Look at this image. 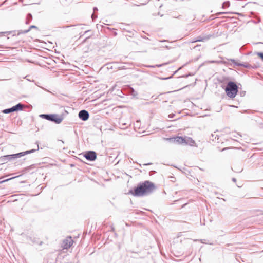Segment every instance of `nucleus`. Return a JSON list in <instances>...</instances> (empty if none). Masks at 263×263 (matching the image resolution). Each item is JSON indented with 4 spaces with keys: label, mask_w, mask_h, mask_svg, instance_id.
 I'll return each mask as SVG.
<instances>
[{
    "label": "nucleus",
    "mask_w": 263,
    "mask_h": 263,
    "mask_svg": "<svg viewBox=\"0 0 263 263\" xmlns=\"http://www.w3.org/2000/svg\"><path fill=\"white\" fill-rule=\"evenodd\" d=\"M230 61L232 62L235 65L239 66H242L246 68H250L251 66L249 64H242L239 63L238 62H236L235 60L234 59H230Z\"/></svg>",
    "instance_id": "1a4fd4ad"
},
{
    "label": "nucleus",
    "mask_w": 263,
    "mask_h": 263,
    "mask_svg": "<svg viewBox=\"0 0 263 263\" xmlns=\"http://www.w3.org/2000/svg\"><path fill=\"white\" fill-rule=\"evenodd\" d=\"M225 91L229 97L233 98L238 92V87L234 82H229L225 88Z\"/></svg>",
    "instance_id": "f03ea898"
},
{
    "label": "nucleus",
    "mask_w": 263,
    "mask_h": 263,
    "mask_svg": "<svg viewBox=\"0 0 263 263\" xmlns=\"http://www.w3.org/2000/svg\"><path fill=\"white\" fill-rule=\"evenodd\" d=\"M200 241H201V242L202 243H205V242H204L205 240H201Z\"/></svg>",
    "instance_id": "b1692460"
},
{
    "label": "nucleus",
    "mask_w": 263,
    "mask_h": 263,
    "mask_svg": "<svg viewBox=\"0 0 263 263\" xmlns=\"http://www.w3.org/2000/svg\"><path fill=\"white\" fill-rule=\"evenodd\" d=\"M155 190L156 186L153 182L145 181L138 184L134 191H130V192L135 196L141 197L152 194Z\"/></svg>",
    "instance_id": "f257e3e1"
},
{
    "label": "nucleus",
    "mask_w": 263,
    "mask_h": 263,
    "mask_svg": "<svg viewBox=\"0 0 263 263\" xmlns=\"http://www.w3.org/2000/svg\"><path fill=\"white\" fill-rule=\"evenodd\" d=\"M13 111H14L13 109V107H11L10 108L6 109L4 110L3 112L5 114H8V113H10V112H12Z\"/></svg>",
    "instance_id": "2eb2a0df"
},
{
    "label": "nucleus",
    "mask_w": 263,
    "mask_h": 263,
    "mask_svg": "<svg viewBox=\"0 0 263 263\" xmlns=\"http://www.w3.org/2000/svg\"><path fill=\"white\" fill-rule=\"evenodd\" d=\"M184 137H177L174 139V142L178 144H184Z\"/></svg>",
    "instance_id": "9d476101"
},
{
    "label": "nucleus",
    "mask_w": 263,
    "mask_h": 263,
    "mask_svg": "<svg viewBox=\"0 0 263 263\" xmlns=\"http://www.w3.org/2000/svg\"><path fill=\"white\" fill-rule=\"evenodd\" d=\"M230 5L229 4V2H224L223 4V7H228Z\"/></svg>",
    "instance_id": "f3484780"
},
{
    "label": "nucleus",
    "mask_w": 263,
    "mask_h": 263,
    "mask_svg": "<svg viewBox=\"0 0 263 263\" xmlns=\"http://www.w3.org/2000/svg\"><path fill=\"white\" fill-rule=\"evenodd\" d=\"M184 139L185 140L184 141V144L189 145L191 146L194 145L195 141L192 138L185 137Z\"/></svg>",
    "instance_id": "6e6552de"
},
{
    "label": "nucleus",
    "mask_w": 263,
    "mask_h": 263,
    "mask_svg": "<svg viewBox=\"0 0 263 263\" xmlns=\"http://www.w3.org/2000/svg\"><path fill=\"white\" fill-rule=\"evenodd\" d=\"M174 116H175V114H170V115H168V117H169L170 118H173Z\"/></svg>",
    "instance_id": "412c9836"
},
{
    "label": "nucleus",
    "mask_w": 263,
    "mask_h": 263,
    "mask_svg": "<svg viewBox=\"0 0 263 263\" xmlns=\"http://www.w3.org/2000/svg\"><path fill=\"white\" fill-rule=\"evenodd\" d=\"M232 180H233V181H234V182H236V179L235 178H233L232 179Z\"/></svg>",
    "instance_id": "4be33fe9"
},
{
    "label": "nucleus",
    "mask_w": 263,
    "mask_h": 263,
    "mask_svg": "<svg viewBox=\"0 0 263 263\" xmlns=\"http://www.w3.org/2000/svg\"><path fill=\"white\" fill-rule=\"evenodd\" d=\"M241 136L239 134H238L236 132H232L230 135L231 138H232L233 140H236V141H237V139L239 138V137H240Z\"/></svg>",
    "instance_id": "ddd939ff"
},
{
    "label": "nucleus",
    "mask_w": 263,
    "mask_h": 263,
    "mask_svg": "<svg viewBox=\"0 0 263 263\" xmlns=\"http://www.w3.org/2000/svg\"><path fill=\"white\" fill-rule=\"evenodd\" d=\"M93 10H94V11H97V10H98V9H97L96 7H95V8H93Z\"/></svg>",
    "instance_id": "5701e85b"
},
{
    "label": "nucleus",
    "mask_w": 263,
    "mask_h": 263,
    "mask_svg": "<svg viewBox=\"0 0 263 263\" xmlns=\"http://www.w3.org/2000/svg\"><path fill=\"white\" fill-rule=\"evenodd\" d=\"M40 117L49 121L60 124L63 120V118L58 115L41 114Z\"/></svg>",
    "instance_id": "20e7f679"
},
{
    "label": "nucleus",
    "mask_w": 263,
    "mask_h": 263,
    "mask_svg": "<svg viewBox=\"0 0 263 263\" xmlns=\"http://www.w3.org/2000/svg\"><path fill=\"white\" fill-rule=\"evenodd\" d=\"M91 17H92V20H94L95 18H96L97 17V15H96L95 14H92L91 15Z\"/></svg>",
    "instance_id": "aec40b11"
},
{
    "label": "nucleus",
    "mask_w": 263,
    "mask_h": 263,
    "mask_svg": "<svg viewBox=\"0 0 263 263\" xmlns=\"http://www.w3.org/2000/svg\"><path fill=\"white\" fill-rule=\"evenodd\" d=\"M85 158L89 161H94L97 158L96 153L93 151H88L84 155Z\"/></svg>",
    "instance_id": "39448f33"
},
{
    "label": "nucleus",
    "mask_w": 263,
    "mask_h": 263,
    "mask_svg": "<svg viewBox=\"0 0 263 263\" xmlns=\"http://www.w3.org/2000/svg\"><path fill=\"white\" fill-rule=\"evenodd\" d=\"M32 19V16L30 13H28L27 15L26 24H28L30 23Z\"/></svg>",
    "instance_id": "4468645a"
},
{
    "label": "nucleus",
    "mask_w": 263,
    "mask_h": 263,
    "mask_svg": "<svg viewBox=\"0 0 263 263\" xmlns=\"http://www.w3.org/2000/svg\"><path fill=\"white\" fill-rule=\"evenodd\" d=\"M89 113L85 110H82L79 112V117L83 121H86L89 118Z\"/></svg>",
    "instance_id": "0eeeda50"
},
{
    "label": "nucleus",
    "mask_w": 263,
    "mask_h": 263,
    "mask_svg": "<svg viewBox=\"0 0 263 263\" xmlns=\"http://www.w3.org/2000/svg\"><path fill=\"white\" fill-rule=\"evenodd\" d=\"M210 36H198L195 42H204L210 39Z\"/></svg>",
    "instance_id": "9b49d317"
},
{
    "label": "nucleus",
    "mask_w": 263,
    "mask_h": 263,
    "mask_svg": "<svg viewBox=\"0 0 263 263\" xmlns=\"http://www.w3.org/2000/svg\"><path fill=\"white\" fill-rule=\"evenodd\" d=\"M23 105L21 103H18L15 106H13V109L14 111H16L18 110H21L23 108Z\"/></svg>",
    "instance_id": "f8f14e48"
},
{
    "label": "nucleus",
    "mask_w": 263,
    "mask_h": 263,
    "mask_svg": "<svg viewBox=\"0 0 263 263\" xmlns=\"http://www.w3.org/2000/svg\"><path fill=\"white\" fill-rule=\"evenodd\" d=\"M32 28H37V27L36 26H34V25H31L30 26L28 30H26L25 31V32H28V31H29Z\"/></svg>",
    "instance_id": "dca6fc26"
},
{
    "label": "nucleus",
    "mask_w": 263,
    "mask_h": 263,
    "mask_svg": "<svg viewBox=\"0 0 263 263\" xmlns=\"http://www.w3.org/2000/svg\"><path fill=\"white\" fill-rule=\"evenodd\" d=\"M147 67H155V66H148Z\"/></svg>",
    "instance_id": "393cba45"
},
{
    "label": "nucleus",
    "mask_w": 263,
    "mask_h": 263,
    "mask_svg": "<svg viewBox=\"0 0 263 263\" xmlns=\"http://www.w3.org/2000/svg\"><path fill=\"white\" fill-rule=\"evenodd\" d=\"M16 177H14L11 178H10V179H6V180H3V181H1V182H0V183H3V182H6V181H8V180H10V179H12L15 178H16Z\"/></svg>",
    "instance_id": "6ab92c4d"
},
{
    "label": "nucleus",
    "mask_w": 263,
    "mask_h": 263,
    "mask_svg": "<svg viewBox=\"0 0 263 263\" xmlns=\"http://www.w3.org/2000/svg\"><path fill=\"white\" fill-rule=\"evenodd\" d=\"M73 243V240L71 239V237H67L65 239H64L63 241V247L64 249H68L69 248Z\"/></svg>",
    "instance_id": "423d86ee"
},
{
    "label": "nucleus",
    "mask_w": 263,
    "mask_h": 263,
    "mask_svg": "<svg viewBox=\"0 0 263 263\" xmlns=\"http://www.w3.org/2000/svg\"><path fill=\"white\" fill-rule=\"evenodd\" d=\"M258 55L263 60V53H258Z\"/></svg>",
    "instance_id": "a211bd4d"
},
{
    "label": "nucleus",
    "mask_w": 263,
    "mask_h": 263,
    "mask_svg": "<svg viewBox=\"0 0 263 263\" xmlns=\"http://www.w3.org/2000/svg\"><path fill=\"white\" fill-rule=\"evenodd\" d=\"M37 149H39V146H37ZM36 151V149H32L31 150L26 151L25 152H21V153L15 154L6 155V156L2 157V159L4 161L7 162L8 161H10V160H11L14 159L20 158L22 156H24L26 154H29L35 152Z\"/></svg>",
    "instance_id": "7ed1b4c3"
}]
</instances>
